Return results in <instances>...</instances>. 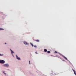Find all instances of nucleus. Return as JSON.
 Here are the masks:
<instances>
[{
    "mask_svg": "<svg viewBox=\"0 0 76 76\" xmlns=\"http://www.w3.org/2000/svg\"><path fill=\"white\" fill-rule=\"evenodd\" d=\"M3 66H4V67H8L9 66V65L8 64H4Z\"/></svg>",
    "mask_w": 76,
    "mask_h": 76,
    "instance_id": "obj_1",
    "label": "nucleus"
},
{
    "mask_svg": "<svg viewBox=\"0 0 76 76\" xmlns=\"http://www.w3.org/2000/svg\"><path fill=\"white\" fill-rule=\"evenodd\" d=\"M5 63V61L3 60H0V63L1 64H4Z\"/></svg>",
    "mask_w": 76,
    "mask_h": 76,
    "instance_id": "obj_2",
    "label": "nucleus"
},
{
    "mask_svg": "<svg viewBox=\"0 0 76 76\" xmlns=\"http://www.w3.org/2000/svg\"><path fill=\"white\" fill-rule=\"evenodd\" d=\"M10 50L11 52V53L12 55V56H13V57H14V56H13V53H14V54L15 53L14 52H13L12 50L10 49Z\"/></svg>",
    "mask_w": 76,
    "mask_h": 76,
    "instance_id": "obj_3",
    "label": "nucleus"
},
{
    "mask_svg": "<svg viewBox=\"0 0 76 76\" xmlns=\"http://www.w3.org/2000/svg\"><path fill=\"white\" fill-rule=\"evenodd\" d=\"M16 56L17 59H18V60H19V58L18 57V55H16Z\"/></svg>",
    "mask_w": 76,
    "mask_h": 76,
    "instance_id": "obj_4",
    "label": "nucleus"
},
{
    "mask_svg": "<svg viewBox=\"0 0 76 76\" xmlns=\"http://www.w3.org/2000/svg\"><path fill=\"white\" fill-rule=\"evenodd\" d=\"M24 44H25V45H28L29 44L28 43H27V42H25L24 43Z\"/></svg>",
    "mask_w": 76,
    "mask_h": 76,
    "instance_id": "obj_5",
    "label": "nucleus"
},
{
    "mask_svg": "<svg viewBox=\"0 0 76 76\" xmlns=\"http://www.w3.org/2000/svg\"><path fill=\"white\" fill-rule=\"evenodd\" d=\"M72 70H73V71L74 73V74L75 75H76V71H75V70H74V69H72Z\"/></svg>",
    "mask_w": 76,
    "mask_h": 76,
    "instance_id": "obj_6",
    "label": "nucleus"
},
{
    "mask_svg": "<svg viewBox=\"0 0 76 76\" xmlns=\"http://www.w3.org/2000/svg\"><path fill=\"white\" fill-rule=\"evenodd\" d=\"M63 57H64V58H65V60H67V58L65 56H63Z\"/></svg>",
    "mask_w": 76,
    "mask_h": 76,
    "instance_id": "obj_7",
    "label": "nucleus"
},
{
    "mask_svg": "<svg viewBox=\"0 0 76 76\" xmlns=\"http://www.w3.org/2000/svg\"><path fill=\"white\" fill-rule=\"evenodd\" d=\"M4 30V29L2 28H0V31H3Z\"/></svg>",
    "mask_w": 76,
    "mask_h": 76,
    "instance_id": "obj_8",
    "label": "nucleus"
},
{
    "mask_svg": "<svg viewBox=\"0 0 76 76\" xmlns=\"http://www.w3.org/2000/svg\"><path fill=\"white\" fill-rule=\"evenodd\" d=\"M35 41H36V42H39V40L37 39L35 40Z\"/></svg>",
    "mask_w": 76,
    "mask_h": 76,
    "instance_id": "obj_9",
    "label": "nucleus"
},
{
    "mask_svg": "<svg viewBox=\"0 0 76 76\" xmlns=\"http://www.w3.org/2000/svg\"><path fill=\"white\" fill-rule=\"evenodd\" d=\"M44 51L45 52H47V50L46 49H45L44 50Z\"/></svg>",
    "mask_w": 76,
    "mask_h": 76,
    "instance_id": "obj_10",
    "label": "nucleus"
},
{
    "mask_svg": "<svg viewBox=\"0 0 76 76\" xmlns=\"http://www.w3.org/2000/svg\"><path fill=\"white\" fill-rule=\"evenodd\" d=\"M30 44L31 45H32V47H33V46H34V45H33V44H32V43H30Z\"/></svg>",
    "mask_w": 76,
    "mask_h": 76,
    "instance_id": "obj_11",
    "label": "nucleus"
},
{
    "mask_svg": "<svg viewBox=\"0 0 76 76\" xmlns=\"http://www.w3.org/2000/svg\"><path fill=\"white\" fill-rule=\"evenodd\" d=\"M50 53V51H48L47 52V53Z\"/></svg>",
    "mask_w": 76,
    "mask_h": 76,
    "instance_id": "obj_12",
    "label": "nucleus"
},
{
    "mask_svg": "<svg viewBox=\"0 0 76 76\" xmlns=\"http://www.w3.org/2000/svg\"><path fill=\"white\" fill-rule=\"evenodd\" d=\"M4 72H5L4 71H3V72L4 73V74L5 75H6V73H4Z\"/></svg>",
    "mask_w": 76,
    "mask_h": 76,
    "instance_id": "obj_13",
    "label": "nucleus"
},
{
    "mask_svg": "<svg viewBox=\"0 0 76 76\" xmlns=\"http://www.w3.org/2000/svg\"><path fill=\"white\" fill-rule=\"evenodd\" d=\"M3 56V55H1L0 53V56Z\"/></svg>",
    "mask_w": 76,
    "mask_h": 76,
    "instance_id": "obj_14",
    "label": "nucleus"
},
{
    "mask_svg": "<svg viewBox=\"0 0 76 76\" xmlns=\"http://www.w3.org/2000/svg\"><path fill=\"white\" fill-rule=\"evenodd\" d=\"M55 53H57V51H55Z\"/></svg>",
    "mask_w": 76,
    "mask_h": 76,
    "instance_id": "obj_15",
    "label": "nucleus"
},
{
    "mask_svg": "<svg viewBox=\"0 0 76 76\" xmlns=\"http://www.w3.org/2000/svg\"><path fill=\"white\" fill-rule=\"evenodd\" d=\"M34 47H35V48H36V47H37V46L34 45Z\"/></svg>",
    "mask_w": 76,
    "mask_h": 76,
    "instance_id": "obj_16",
    "label": "nucleus"
},
{
    "mask_svg": "<svg viewBox=\"0 0 76 76\" xmlns=\"http://www.w3.org/2000/svg\"><path fill=\"white\" fill-rule=\"evenodd\" d=\"M35 53H36V54H38V53H37V52H35Z\"/></svg>",
    "mask_w": 76,
    "mask_h": 76,
    "instance_id": "obj_17",
    "label": "nucleus"
},
{
    "mask_svg": "<svg viewBox=\"0 0 76 76\" xmlns=\"http://www.w3.org/2000/svg\"><path fill=\"white\" fill-rule=\"evenodd\" d=\"M29 64H30V61H29Z\"/></svg>",
    "mask_w": 76,
    "mask_h": 76,
    "instance_id": "obj_18",
    "label": "nucleus"
},
{
    "mask_svg": "<svg viewBox=\"0 0 76 76\" xmlns=\"http://www.w3.org/2000/svg\"><path fill=\"white\" fill-rule=\"evenodd\" d=\"M4 44H6V43H5Z\"/></svg>",
    "mask_w": 76,
    "mask_h": 76,
    "instance_id": "obj_19",
    "label": "nucleus"
},
{
    "mask_svg": "<svg viewBox=\"0 0 76 76\" xmlns=\"http://www.w3.org/2000/svg\"><path fill=\"white\" fill-rule=\"evenodd\" d=\"M62 61H64V60H63Z\"/></svg>",
    "mask_w": 76,
    "mask_h": 76,
    "instance_id": "obj_20",
    "label": "nucleus"
},
{
    "mask_svg": "<svg viewBox=\"0 0 76 76\" xmlns=\"http://www.w3.org/2000/svg\"><path fill=\"white\" fill-rule=\"evenodd\" d=\"M19 60H20V58H19Z\"/></svg>",
    "mask_w": 76,
    "mask_h": 76,
    "instance_id": "obj_21",
    "label": "nucleus"
}]
</instances>
